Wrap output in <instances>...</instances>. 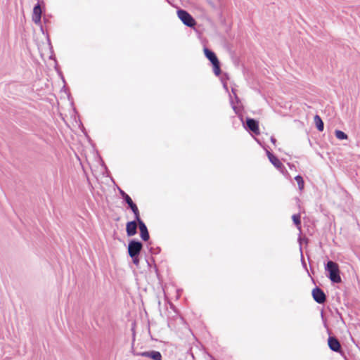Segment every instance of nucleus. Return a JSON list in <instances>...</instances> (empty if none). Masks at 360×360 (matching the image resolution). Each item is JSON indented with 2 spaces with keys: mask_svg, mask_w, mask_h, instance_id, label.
<instances>
[{
  "mask_svg": "<svg viewBox=\"0 0 360 360\" xmlns=\"http://www.w3.org/2000/svg\"><path fill=\"white\" fill-rule=\"evenodd\" d=\"M184 25H186L188 27H191V28L193 29L195 31L198 32V30L196 29V25L198 24H184Z\"/></svg>",
  "mask_w": 360,
  "mask_h": 360,
  "instance_id": "29",
  "label": "nucleus"
},
{
  "mask_svg": "<svg viewBox=\"0 0 360 360\" xmlns=\"http://www.w3.org/2000/svg\"><path fill=\"white\" fill-rule=\"evenodd\" d=\"M311 296L314 300L318 304H324L327 297L324 291L319 286H315L311 290Z\"/></svg>",
  "mask_w": 360,
  "mask_h": 360,
  "instance_id": "5",
  "label": "nucleus"
},
{
  "mask_svg": "<svg viewBox=\"0 0 360 360\" xmlns=\"http://www.w3.org/2000/svg\"><path fill=\"white\" fill-rule=\"evenodd\" d=\"M255 139L257 142V143L259 144L262 148L263 146H266L265 145L263 144V142L259 139L255 138Z\"/></svg>",
  "mask_w": 360,
  "mask_h": 360,
  "instance_id": "33",
  "label": "nucleus"
},
{
  "mask_svg": "<svg viewBox=\"0 0 360 360\" xmlns=\"http://www.w3.org/2000/svg\"><path fill=\"white\" fill-rule=\"evenodd\" d=\"M292 220L293 224L296 226V227L300 230L301 229V215L300 213L294 214L292 216Z\"/></svg>",
  "mask_w": 360,
  "mask_h": 360,
  "instance_id": "17",
  "label": "nucleus"
},
{
  "mask_svg": "<svg viewBox=\"0 0 360 360\" xmlns=\"http://www.w3.org/2000/svg\"><path fill=\"white\" fill-rule=\"evenodd\" d=\"M328 345L331 351L339 353L341 355L344 354L341 344L335 336L329 335L328 338Z\"/></svg>",
  "mask_w": 360,
  "mask_h": 360,
  "instance_id": "6",
  "label": "nucleus"
},
{
  "mask_svg": "<svg viewBox=\"0 0 360 360\" xmlns=\"http://www.w3.org/2000/svg\"><path fill=\"white\" fill-rule=\"evenodd\" d=\"M321 319H322V320H323V322L324 326H325L326 328H327L326 319L324 318V315H323V311L321 312Z\"/></svg>",
  "mask_w": 360,
  "mask_h": 360,
  "instance_id": "31",
  "label": "nucleus"
},
{
  "mask_svg": "<svg viewBox=\"0 0 360 360\" xmlns=\"http://www.w3.org/2000/svg\"><path fill=\"white\" fill-rule=\"evenodd\" d=\"M295 180L297 183L299 190L302 191L304 187V181L303 177L300 174H297L295 176Z\"/></svg>",
  "mask_w": 360,
  "mask_h": 360,
  "instance_id": "18",
  "label": "nucleus"
},
{
  "mask_svg": "<svg viewBox=\"0 0 360 360\" xmlns=\"http://www.w3.org/2000/svg\"><path fill=\"white\" fill-rule=\"evenodd\" d=\"M151 244V242H150L148 244V248L149 250V252L152 254V255H158L160 252H161V248L160 247H156L155 248H153V247H149V245Z\"/></svg>",
  "mask_w": 360,
  "mask_h": 360,
  "instance_id": "21",
  "label": "nucleus"
},
{
  "mask_svg": "<svg viewBox=\"0 0 360 360\" xmlns=\"http://www.w3.org/2000/svg\"><path fill=\"white\" fill-rule=\"evenodd\" d=\"M65 84H66V82H65V83H64V85H63V87H62V89H61V91H64L67 94V95H68V99H69V100H70V99H71V100H72V96H71V94H70V91H69V90L68 89V88L66 87Z\"/></svg>",
  "mask_w": 360,
  "mask_h": 360,
  "instance_id": "27",
  "label": "nucleus"
},
{
  "mask_svg": "<svg viewBox=\"0 0 360 360\" xmlns=\"http://www.w3.org/2000/svg\"><path fill=\"white\" fill-rule=\"evenodd\" d=\"M55 69L58 73V75H59V77L61 78L62 81L63 83H65V77L63 75V72L62 71L60 70V68L58 67V64L56 63V65H55Z\"/></svg>",
  "mask_w": 360,
  "mask_h": 360,
  "instance_id": "24",
  "label": "nucleus"
},
{
  "mask_svg": "<svg viewBox=\"0 0 360 360\" xmlns=\"http://www.w3.org/2000/svg\"><path fill=\"white\" fill-rule=\"evenodd\" d=\"M227 79H229V75H228L227 73H224L223 77H221V82L223 84L224 89L226 91H229V88H228V85H227V83H226V80Z\"/></svg>",
  "mask_w": 360,
  "mask_h": 360,
  "instance_id": "22",
  "label": "nucleus"
},
{
  "mask_svg": "<svg viewBox=\"0 0 360 360\" xmlns=\"http://www.w3.org/2000/svg\"><path fill=\"white\" fill-rule=\"evenodd\" d=\"M127 206L128 209L131 210V211L134 214V218L136 219V221H137V219H141L140 217L139 210L135 202H132Z\"/></svg>",
  "mask_w": 360,
  "mask_h": 360,
  "instance_id": "15",
  "label": "nucleus"
},
{
  "mask_svg": "<svg viewBox=\"0 0 360 360\" xmlns=\"http://www.w3.org/2000/svg\"><path fill=\"white\" fill-rule=\"evenodd\" d=\"M122 198L123 199V201L127 205H129V204L134 202V201L132 200L131 198L127 193H126L124 195H123V197Z\"/></svg>",
  "mask_w": 360,
  "mask_h": 360,
  "instance_id": "23",
  "label": "nucleus"
},
{
  "mask_svg": "<svg viewBox=\"0 0 360 360\" xmlns=\"http://www.w3.org/2000/svg\"><path fill=\"white\" fill-rule=\"evenodd\" d=\"M270 141L273 144H275L276 143V139L274 136H271Z\"/></svg>",
  "mask_w": 360,
  "mask_h": 360,
  "instance_id": "35",
  "label": "nucleus"
},
{
  "mask_svg": "<svg viewBox=\"0 0 360 360\" xmlns=\"http://www.w3.org/2000/svg\"><path fill=\"white\" fill-rule=\"evenodd\" d=\"M335 135L338 139L341 140V141L347 140L348 139L347 134L346 133H345L344 131L339 130V129H336L335 131Z\"/></svg>",
  "mask_w": 360,
  "mask_h": 360,
  "instance_id": "19",
  "label": "nucleus"
},
{
  "mask_svg": "<svg viewBox=\"0 0 360 360\" xmlns=\"http://www.w3.org/2000/svg\"><path fill=\"white\" fill-rule=\"evenodd\" d=\"M37 25L40 27V30H41V32L43 33V34H44L46 36L47 42L49 44V48H50V50H51V54L49 56V58L51 60H53L56 62V64L57 63V60H56L55 55L53 54V46L51 45V39H50V37H49V32L47 31V29L44 27V25H46V24H37Z\"/></svg>",
  "mask_w": 360,
  "mask_h": 360,
  "instance_id": "9",
  "label": "nucleus"
},
{
  "mask_svg": "<svg viewBox=\"0 0 360 360\" xmlns=\"http://www.w3.org/2000/svg\"><path fill=\"white\" fill-rule=\"evenodd\" d=\"M308 141H309V143L311 146V140L309 138L308 139Z\"/></svg>",
  "mask_w": 360,
  "mask_h": 360,
  "instance_id": "37",
  "label": "nucleus"
},
{
  "mask_svg": "<svg viewBox=\"0 0 360 360\" xmlns=\"http://www.w3.org/2000/svg\"><path fill=\"white\" fill-rule=\"evenodd\" d=\"M139 228L140 231V237L141 240L145 242L148 241L150 239V234L148 228L143 220L141 221L140 226Z\"/></svg>",
  "mask_w": 360,
  "mask_h": 360,
  "instance_id": "11",
  "label": "nucleus"
},
{
  "mask_svg": "<svg viewBox=\"0 0 360 360\" xmlns=\"http://www.w3.org/2000/svg\"><path fill=\"white\" fill-rule=\"evenodd\" d=\"M304 240H305V242H306V243H307V242H308V238H304Z\"/></svg>",
  "mask_w": 360,
  "mask_h": 360,
  "instance_id": "39",
  "label": "nucleus"
},
{
  "mask_svg": "<svg viewBox=\"0 0 360 360\" xmlns=\"http://www.w3.org/2000/svg\"><path fill=\"white\" fill-rule=\"evenodd\" d=\"M230 103H231V108H233V110L236 112V114L239 115L240 110H238L237 106L234 104L231 95H230Z\"/></svg>",
  "mask_w": 360,
  "mask_h": 360,
  "instance_id": "25",
  "label": "nucleus"
},
{
  "mask_svg": "<svg viewBox=\"0 0 360 360\" xmlns=\"http://www.w3.org/2000/svg\"><path fill=\"white\" fill-rule=\"evenodd\" d=\"M263 148L266 150V154L269 159V157H271V155H274L273 153L270 152L267 148L266 146H263Z\"/></svg>",
  "mask_w": 360,
  "mask_h": 360,
  "instance_id": "30",
  "label": "nucleus"
},
{
  "mask_svg": "<svg viewBox=\"0 0 360 360\" xmlns=\"http://www.w3.org/2000/svg\"><path fill=\"white\" fill-rule=\"evenodd\" d=\"M118 191H119V193H120V194L122 198L123 197V195H124L127 193L122 189H121L119 187H118Z\"/></svg>",
  "mask_w": 360,
  "mask_h": 360,
  "instance_id": "34",
  "label": "nucleus"
},
{
  "mask_svg": "<svg viewBox=\"0 0 360 360\" xmlns=\"http://www.w3.org/2000/svg\"><path fill=\"white\" fill-rule=\"evenodd\" d=\"M142 219H134L132 221H129L126 224V233L128 237H131L137 233V227H139L140 223Z\"/></svg>",
  "mask_w": 360,
  "mask_h": 360,
  "instance_id": "7",
  "label": "nucleus"
},
{
  "mask_svg": "<svg viewBox=\"0 0 360 360\" xmlns=\"http://www.w3.org/2000/svg\"><path fill=\"white\" fill-rule=\"evenodd\" d=\"M129 257L131 258L133 263L138 266L139 264V255H129Z\"/></svg>",
  "mask_w": 360,
  "mask_h": 360,
  "instance_id": "26",
  "label": "nucleus"
},
{
  "mask_svg": "<svg viewBox=\"0 0 360 360\" xmlns=\"http://www.w3.org/2000/svg\"><path fill=\"white\" fill-rule=\"evenodd\" d=\"M231 91H232L233 94L234 95V97H235L236 101L237 103H239V102H240V99H239L238 96H237V94H236V89H233V88H232V89H231Z\"/></svg>",
  "mask_w": 360,
  "mask_h": 360,
  "instance_id": "28",
  "label": "nucleus"
},
{
  "mask_svg": "<svg viewBox=\"0 0 360 360\" xmlns=\"http://www.w3.org/2000/svg\"><path fill=\"white\" fill-rule=\"evenodd\" d=\"M41 8L40 5L38 4L33 8L32 13V20L34 22H39L41 17Z\"/></svg>",
  "mask_w": 360,
  "mask_h": 360,
  "instance_id": "14",
  "label": "nucleus"
},
{
  "mask_svg": "<svg viewBox=\"0 0 360 360\" xmlns=\"http://www.w3.org/2000/svg\"><path fill=\"white\" fill-rule=\"evenodd\" d=\"M337 313L338 314V315H339V316H340V318L342 319V315H341V314H340L338 311H337Z\"/></svg>",
  "mask_w": 360,
  "mask_h": 360,
  "instance_id": "36",
  "label": "nucleus"
},
{
  "mask_svg": "<svg viewBox=\"0 0 360 360\" xmlns=\"http://www.w3.org/2000/svg\"><path fill=\"white\" fill-rule=\"evenodd\" d=\"M302 238L300 236L298 237V242H299V244H300V255H301V258H300V260H301V264H302V268L307 271V275L311 278V281L313 282V283L315 284V280L314 278H312V276H311L308 269H307V263L305 262V259H304V255H303V250H302Z\"/></svg>",
  "mask_w": 360,
  "mask_h": 360,
  "instance_id": "10",
  "label": "nucleus"
},
{
  "mask_svg": "<svg viewBox=\"0 0 360 360\" xmlns=\"http://www.w3.org/2000/svg\"><path fill=\"white\" fill-rule=\"evenodd\" d=\"M100 160H101V165L106 170L108 171V167L106 166V165L105 164V162H103V160H102L101 158H100Z\"/></svg>",
  "mask_w": 360,
  "mask_h": 360,
  "instance_id": "32",
  "label": "nucleus"
},
{
  "mask_svg": "<svg viewBox=\"0 0 360 360\" xmlns=\"http://www.w3.org/2000/svg\"><path fill=\"white\" fill-rule=\"evenodd\" d=\"M269 157V162L278 170L282 171L285 169L284 165L275 155H271Z\"/></svg>",
  "mask_w": 360,
  "mask_h": 360,
  "instance_id": "13",
  "label": "nucleus"
},
{
  "mask_svg": "<svg viewBox=\"0 0 360 360\" xmlns=\"http://www.w3.org/2000/svg\"><path fill=\"white\" fill-rule=\"evenodd\" d=\"M137 355L143 357L149 358L151 360H162V354L159 351L156 350H149L139 352Z\"/></svg>",
  "mask_w": 360,
  "mask_h": 360,
  "instance_id": "8",
  "label": "nucleus"
},
{
  "mask_svg": "<svg viewBox=\"0 0 360 360\" xmlns=\"http://www.w3.org/2000/svg\"><path fill=\"white\" fill-rule=\"evenodd\" d=\"M203 52H204L205 56L210 62V63L212 66V70H213L214 74L217 77L219 76L221 74V64H220V61L218 59L216 53L212 50L207 48V46H204Z\"/></svg>",
  "mask_w": 360,
  "mask_h": 360,
  "instance_id": "2",
  "label": "nucleus"
},
{
  "mask_svg": "<svg viewBox=\"0 0 360 360\" xmlns=\"http://www.w3.org/2000/svg\"><path fill=\"white\" fill-rule=\"evenodd\" d=\"M177 15H178L179 18L183 22H195L192 16L187 11H186L184 10H179L177 11Z\"/></svg>",
  "mask_w": 360,
  "mask_h": 360,
  "instance_id": "12",
  "label": "nucleus"
},
{
  "mask_svg": "<svg viewBox=\"0 0 360 360\" xmlns=\"http://www.w3.org/2000/svg\"><path fill=\"white\" fill-rule=\"evenodd\" d=\"M316 127L319 131H323L324 129V123L319 115H316L314 117Z\"/></svg>",
  "mask_w": 360,
  "mask_h": 360,
  "instance_id": "16",
  "label": "nucleus"
},
{
  "mask_svg": "<svg viewBox=\"0 0 360 360\" xmlns=\"http://www.w3.org/2000/svg\"><path fill=\"white\" fill-rule=\"evenodd\" d=\"M143 246V243L139 240H130L127 248L129 255H140Z\"/></svg>",
  "mask_w": 360,
  "mask_h": 360,
  "instance_id": "4",
  "label": "nucleus"
},
{
  "mask_svg": "<svg viewBox=\"0 0 360 360\" xmlns=\"http://www.w3.org/2000/svg\"><path fill=\"white\" fill-rule=\"evenodd\" d=\"M240 118L243 122L244 128L249 131L250 133H252L255 135H259V122L254 119L249 117H246L245 122H243V115H240Z\"/></svg>",
  "mask_w": 360,
  "mask_h": 360,
  "instance_id": "3",
  "label": "nucleus"
},
{
  "mask_svg": "<svg viewBox=\"0 0 360 360\" xmlns=\"http://www.w3.org/2000/svg\"><path fill=\"white\" fill-rule=\"evenodd\" d=\"M296 200H297V202H300V198L297 197V198H296Z\"/></svg>",
  "mask_w": 360,
  "mask_h": 360,
  "instance_id": "38",
  "label": "nucleus"
},
{
  "mask_svg": "<svg viewBox=\"0 0 360 360\" xmlns=\"http://www.w3.org/2000/svg\"><path fill=\"white\" fill-rule=\"evenodd\" d=\"M324 269L326 277L332 283H340L342 282L339 264L330 259L324 263Z\"/></svg>",
  "mask_w": 360,
  "mask_h": 360,
  "instance_id": "1",
  "label": "nucleus"
},
{
  "mask_svg": "<svg viewBox=\"0 0 360 360\" xmlns=\"http://www.w3.org/2000/svg\"><path fill=\"white\" fill-rule=\"evenodd\" d=\"M146 262H147V265H148V266H149V267H151V263H153V267H154L155 271V273H156V274H157V276L158 277V276H159V274H158V269L157 265H156V264H155V259H154V258H153V257H151V258L150 259V260L146 259Z\"/></svg>",
  "mask_w": 360,
  "mask_h": 360,
  "instance_id": "20",
  "label": "nucleus"
}]
</instances>
